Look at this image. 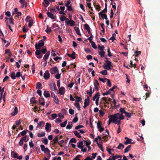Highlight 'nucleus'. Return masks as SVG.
<instances>
[{
	"instance_id": "a19ab883",
	"label": "nucleus",
	"mask_w": 160,
	"mask_h": 160,
	"mask_svg": "<svg viewBox=\"0 0 160 160\" xmlns=\"http://www.w3.org/2000/svg\"><path fill=\"white\" fill-rule=\"evenodd\" d=\"M58 136L55 137L53 139V141L54 142L53 144H55L58 141Z\"/></svg>"
},
{
	"instance_id": "aec40b11",
	"label": "nucleus",
	"mask_w": 160,
	"mask_h": 160,
	"mask_svg": "<svg viewBox=\"0 0 160 160\" xmlns=\"http://www.w3.org/2000/svg\"><path fill=\"white\" fill-rule=\"evenodd\" d=\"M74 29L76 32V33L78 35H80V36L81 35V34L80 32V30H79V28L75 27L74 28Z\"/></svg>"
},
{
	"instance_id": "c756f323",
	"label": "nucleus",
	"mask_w": 160,
	"mask_h": 160,
	"mask_svg": "<svg viewBox=\"0 0 160 160\" xmlns=\"http://www.w3.org/2000/svg\"><path fill=\"white\" fill-rule=\"evenodd\" d=\"M124 147V145L122 143H119L118 147L117 148L118 149H121L122 148H123Z\"/></svg>"
},
{
	"instance_id": "8fccbe9b",
	"label": "nucleus",
	"mask_w": 160,
	"mask_h": 160,
	"mask_svg": "<svg viewBox=\"0 0 160 160\" xmlns=\"http://www.w3.org/2000/svg\"><path fill=\"white\" fill-rule=\"evenodd\" d=\"M125 114L126 116L127 117H128V118H131V115L130 113L126 112Z\"/></svg>"
},
{
	"instance_id": "4468645a",
	"label": "nucleus",
	"mask_w": 160,
	"mask_h": 160,
	"mask_svg": "<svg viewBox=\"0 0 160 160\" xmlns=\"http://www.w3.org/2000/svg\"><path fill=\"white\" fill-rule=\"evenodd\" d=\"M84 142L83 140L82 141H80V142L78 143V144L77 146L78 148H84V146L83 145V142Z\"/></svg>"
},
{
	"instance_id": "b1692460",
	"label": "nucleus",
	"mask_w": 160,
	"mask_h": 160,
	"mask_svg": "<svg viewBox=\"0 0 160 160\" xmlns=\"http://www.w3.org/2000/svg\"><path fill=\"white\" fill-rule=\"evenodd\" d=\"M132 141V140L131 139L129 138L124 142V144L125 145H128V144H130L131 143H132L131 142Z\"/></svg>"
},
{
	"instance_id": "680f3d73",
	"label": "nucleus",
	"mask_w": 160,
	"mask_h": 160,
	"mask_svg": "<svg viewBox=\"0 0 160 160\" xmlns=\"http://www.w3.org/2000/svg\"><path fill=\"white\" fill-rule=\"evenodd\" d=\"M99 114L101 116H103L104 115V114H105V112L104 111H103L102 110H100L99 111Z\"/></svg>"
},
{
	"instance_id": "4c0bfd02",
	"label": "nucleus",
	"mask_w": 160,
	"mask_h": 160,
	"mask_svg": "<svg viewBox=\"0 0 160 160\" xmlns=\"http://www.w3.org/2000/svg\"><path fill=\"white\" fill-rule=\"evenodd\" d=\"M82 156L81 155H78L73 159V160H80L79 158H81Z\"/></svg>"
},
{
	"instance_id": "37998d69",
	"label": "nucleus",
	"mask_w": 160,
	"mask_h": 160,
	"mask_svg": "<svg viewBox=\"0 0 160 160\" xmlns=\"http://www.w3.org/2000/svg\"><path fill=\"white\" fill-rule=\"evenodd\" d=\"M84 27H85V29L86 30H87L89 29H91L89 25L87 23H86L84 24Z\"/></svg>"
},
{
	"instance_id": "9b49d317",
	"label": "nucleus",
	"mask_w": 160,
	"mask_h": 160,
	"mask_svg": "<svg viewBox=\"0 0 160 160\" xmlns=\"http://www.w3.org/2000/svg\"><path fill=\"white\" fill-rule=\"evenodd\" d=\"M50 77L49 72L48 70H47L44 74V78L45 79H48Z\"/></svg>"
},
{
	"instance_id": "e433bc0d",
	"label": "nucleus",
	"mask_w": 160,
	"mask_h": 160,
	"mask_svg": "<svg viewBox=\"0 0 160 160\" xmlns=\"http://www.w3.org/2000/svg\"><path fill=\"white\" fill-rule=\"evenodd\" d=\"M105 53V52L103 51L99 52V54L102 57H103L104 56V54Z\"/></svg>"
},
{
	"instance_id": "473e14b6",
	"label": "nucleus",
	"mask_w": 160,
	"mask_h": 160,
	"mask_svg": "<svg viewBox=\"0 0 160 160\" xmlns=\"http://www.w3.org/2000/svg\"><path fill=\"white\" fill-rule=\"evenodd\" d=\"M67 120H66L63 122L61 123L60 126L62 127H64L66 126V125L67 122Z\"/></svg>"
},
{
	"instance_id": "9d476101",
	"label": "nucleus",
	"mask_w": 160,
	"mask_h": 160,
	"mask_svg": "<svg viewBox=\"0 0 160 160\" xmlns=\"http://www.w3.org/2000/svg\"><path fill=\"white\" fill-rule=\"evenodd\" d=\"M65 22L68 25H70L71 26H74L75 22L73 20H70V21H66Z\"/></svg>"
},
{
	"instance_id": "de8ad7c7",
	"label": "nucleus",
	"mask_w": 160,
	"mask_h": 160,
	"mask_svg": "<svg viewBox=\"0 0 160 160\" xmlns=\"http://www.w3.org/2000/svg\"><path fill=\"white\" fill-rule=\"evenodd\" d=\"M47 27V28L45 30V31L48 33H49L50 32V29L49 28V25H47V23H46Z\"/></svg>"
},
{
	"instance_id": "5701e85b",
	"label": "nucleus",
	"mask_w": 160,
	"mask_h": 160,
	"mask_svg": "<svg viewBox=\"0 0 160 160\" xmlns=\"http://www.w3.org/2000/svg\"><path fill=\"white\" fill-rule=\"evenodd\" d=\"M50 124L49 123H47L45 126V129L46 131L48 132L49 131V129Z\"/></svg>"
},
{
	"instance_id": "a211bd4d",
	"label": "nucleus",
	"mask_w": 160,
	"mask_h": 160,
	"mask_svg": "<svg viewBox=\"0 0 160 160\" xmlns=\"http://www.w3.org/2000/svg\"><path fill=\"white\" fill-rule=\"evenodd\" d=\"M112 115H109L108 116V118H109V121H108V125H109L110 124L111 122H113L114 118H112L113 117H112Z\"/></svg>"
},
{
	"instance_id": "f257e3e1",
	"label": "nucleus",
	"mask_w": 160,
	"mask_h": 160,
	"mask_svg": "<svg viewBox=\"0 0 160 160\" xmlns=\"http://www.w3.org/2000/svg\"><path fill=\"white\" fill-rule=\"evenodd\" d=\"M114 118L113 123L119 125L121 124L120 120L124 119V116L122 114H120L119 113H117L112 116Z\"/></svg>"
},
{
	"instance_id": "dca6fc26",
	"label": "nucleus",
	"mask_w": 160,
	"mask_h": 160,
	"mask_svg": "<svg viewBox=\"0 0 160 160\" xmlns=\"http://www.w3.org/2000/svg\"><path fill=\"white\" fill-rule=\"evenodd\" d=\"M112 159H113L115 160V159L119 158H122V156L121 155H115L114 156V155L113 154L112 157Z\"/></svg>"
},
{
	"instance_id": "c9c22d12",
	"label": "nucleus",
	"mask_w": 160,
	"mask_h": 160,
	"mask_svg": "<svg viewBox=\"0 0 160 160\" xmlns=\"http://www.w3.org/2000/svg\"><path fill=\"white\" fill-rule=\"evenodd\" d=\"M91 43L92 46V47L94 49H97V47L96 46V44L93 41H92L90 42Z\"/></svg>"
},
{
	"instance_id": "69168bd1",
	"label": "nucleus",
	"mask_w": 160,
	"mask_h": 160,
	"mask_svg": "<svg viewBox=\"0 0 160 160\" xmlns=\"http://www.w3.org/2000/svg\"><path fill=\"white\" fill-rule=\"evenodd\" d=\"M86 58L88 60H91L92 59V56L90 55H87Z\"/></svg>"
},
{
	"instance_id": "6e6d98bb",
	"label": "nucleus",
	"mask_w": 160,
	"mask_h": 160,
	"mask_svg": "<svg viewBox=\"0 0 160 160\" xmlns=\"http://www.w3.org/2000/svg\"><path fill=\"white\" fill-rule=\"evenodd\" d=\"M69 113L72 115H73L74 114V111L72 108L69 109Z\"/></svg>"
},
{
	"instance_id": "20e7f679",
	"label": "nucleus",
	"mask_w": 160,
	"mask_h": 160,
	"mask_svg": "<svg viewBox=\"0 0 160 160\" xmlns=\"http://www.w3.org/2000/svg\"><path fill=\"white\" fill-rule=\"evenodd\" d=\"M59 72V70L57 67L51 68V72L52 74H56Z\"/></svg>"
},
{
	"instance_id": "c03bdc74",
	"label": "nucleus",
	"mask_w": 160,
	"mask_h": 160,
	"mask_svg": "<svg viewBox=\"0 0 160 160\" xmlns=\"http://www.w3.org/2000/svg\"><path fill=\"white\" fill-rule=\"evenodd\" d=\"M75 98L77 99V100H76L75 102H80L82 99V98H81L80 97L78 96H76L75 97Z\"/></svg>"
},
{
	"instance_id": "09e8293b",
	"label": "nucleus",
	"mask_w": 160,
	"mask_h": 160,
	"mask_svg": "<svg viewBox=\"0 0 160 160\" xmlns=\"http://www.w3.org/2000/svg\"><path fill=\"white\" fill-rule=\"evenodd\" d=\"M84 142L86 144V145L87 147L88 146L91 144V142L90 141L89 142H88L86 140H83Z\"/></svg>"
},
{
	"instance_id": "cd10ccee",
	"label": "nucleus",
	"mask_w": 160,
	"mask_h": 160,
	"mask_svg": "<svg viewBox=\"0 0 160 160\" xmlns=\"http://www.w3.org/2000/svg\"><path fill=\"white\" fill-rule=\"evenodd\" d=\"M10 77L12 79H16V75L14 72H12L10 75Z\"/></svg>"
},
{
	"instance_id": "39448f33",
	"label": "nucleus",
	"mask_w": 160,
	"mask_h": 160,
	"mask_svg": "<svg viewBox=\"0 0 160 160\" xmlns=\"http://www.w3.org/2000/svg\"><path fill=\"white\" fill-rule=\"evenodd\" d=\"M49 1H50V0H44V2L42 4L43 6L45 7V9L46 11H48V10H49V8L47 9V7L49 5Z\"/></svg>"
},
{
	"instance_id": "ea45409f",
	"label": "nucleus",
	"mask_w": 160,
	"mask_h": 160,
	"mask_svg": "<svg viewBox=\"0 0 160 160\" xmlns=\"http://www.w3.org/2000/svg\"><path fill=\"white\" fill-rule=\"evenodd\" d=\"M98 48L100 50L102 51H103L105 48L104 46L103 45L101 46L99 45H98Z\"/></svg>"
},
{
	"instance_id": "e2e57ef3",
	"label": "nucleus",
	"mask_w": 160,
	"mask_h": 160,
	"mask_svg": "<svg viewBox=\"0 0 160 160\" xmlns=\"http://www.w3.org/2000/svg\"><path fill=\"white\" fill-rule=\"evenodd\" d=\"M62 122V121L59 118H57L55 120V122L57 123H58L59 122Z\"/></svg>"
},
{
	"instance_id": "f3484780",
	"label": "nucleus",
	"mask_w": 160,
	"mask_h": 160,
	"mask_svg": "<svg viewBox=\"0 0 160 160\" xmlns=\"http://www.w3.org/2000/svg\"><path fill=\"white\" fill-rule=\"evenodd\" d=\"M20 2L22 4V7H26L27 6V4L26 2H25V0H20Z\"/></svg>"
},
{
	"instance_id": "774afa93",
	"label": "nucleus",
	"mask_w": 160,
	"mask_h": 160,
	"mask_svg": "<svg viewBox=\"0 0 160 160\" xmlns=\"http://www.w3.org/2000/svg\"><path fill=\"white\" fill-rule=\"evenodd\" d=\"M42 142L45 144L46 145L48 143V140L47 138L44 139L42 141Z\"/></svg>"
},
{
	"instance_id": "13d9d810",
	"label": "nucleus",
	"mask_w": 160,
	"mask_h": 160,
	"mask_svg": "<svg viewBox=\"0 0 160 160\" xmlns=\"http://www.w3.org/2000/svg\"><path fill=\"white\" fill-rule=\"evenodd\" d=\"M98 79L100 81H102L103 82H105V81L106 80V79H108L106 78H104L103 79L100 77H99Z\"/></svg>"
},
{
	"instance_id": "7c9ffc66",
	"label": "nucleus",
	"mask_w": 160,
	"mask_h": 160,
	"mask_svg": "<svg viewBox=\"0 0 160 160\" xmlns=\"http://www.w3.org/2000/svg\"><path fill=\"white\" fill-rule=\"evenodd\" d=\"M100 73L103 75H107L108 74V72L106 70H104L101 71Z\"/></svg>"
},
{
	"instance_id": "412c9836",
	"label": "nucleus",
	"mask_w": 160,
	"mask_h": 160,
	"mask_svg": "<svg viewBox=\"0 0 160 160\" xmlns=\"http://www.w3.org/2000/svg\"><path fill=\"white\" fill-rule=\"evenodd\" d=\"M100 96V94L99 92H98L97 93L95 96L93 97V100L94 101L95 99L96 100L98 98V99H99V96Z\"/></svg>"
},
{
	"instance_id": "338daca9",
	"label": "nucleus",
	"mask_w": 160,
	"mask_h": 160,
	"mask_svg": "<svg viewBox=\"0 0 160 160\" xmlns=\"http://www.w3.org/2000/svg\"><path fill=\"white\" fill-rule=\"evenodd\" d=\"M35 54L37 56L41 54V52L39 50H37L35 52Z\"/></svg>"
},
{
	"instance_id": "bf43d9fd",
	"label": "nucleus",
	"mask_w": 160,
	"mask_h": 160,
	"mask_svg": "<svg viewBox=\"0 0 160 160\" xmlns=\"http://www.w3.org/2000/svg\"><path fill=\"white\" fill-rule=\"evenodd\" d=\"M84 50L85 52L87 53H89L91 52V50L89 48H85Z\"/></svg>"
},
{
	"instance_id": "864d4df0",
	"label": "nucleus",
	"mask_w": 160,
	"mask_h": 160,
	"mask_svg": "<svg viewBox=\"0 0 160 160\" xmlns=\"http://www.w3.org/2000/svg\"><path fill=\"white\" fill-rule=\"evenodd\" d=\"M55 76V77L57 79H59L60 78L61 75L58 72Z\"/></svg>"
},
{
	"instance_id": "1a4fd4ad",
	"label": "nucleus",
	"mask_w": 160,
	"mask_h": 160,
	"mask_svg": "<svg viewBox=\"0 0 160 160\" xmlns=\"http://www.w3.org/2000/svg\"><path fill=\"white\" fill-rule=\"evenodd\" d=\"M89 98L88 97L87 99H86L84 100V105L83 108H85L87 106H88L89 103Z\"/></svg>"
},
{
	"instance_id": "393cba45",
	"label": "nucleus",
	"mask_w": 160,
	"mask_h": 160,
	"mask_svg": "<svg viewBox=\"0 0 160 160\" xmlns=\"http://www.w3.org/2000/svg\"><path fill=\"white\" fill-rule=\"evenodd\" d=\"M131 145H129L124 150V152L125 153H127L130 150V148L131 147Z\"/></svg>"
},
{
	"instance_id": "f03ea898",
	"label": "nucleus",
	"mask_w": 160,
	"mask_h": 160,
	"mask_svg": "<svg viewBox=\"0 0 160 160\" xmlns=\"http://www.w3.org/2000/svg\"><path fill=\"white\" fill-rule=\"evenodd\" d=\"M105 62L106 64L103 66V68L108 70H110L109 67L111 62L107 60L105 61Z\"/></svg>"
},
{
	"instance_id": "5fc2aeb1",
	"label": "nucleus",
	"mask_w": 160,
	"mask_h": 160,
	"mask_svg": "<svg viewBox=\"0 0 160 160\" xmlns=\"http://www.w3.org/2000/svg\"><path fill=\"white\" fill-rule=\"evenodd\" d=\"M107 52L108 56L110 57H111L112 56V55L110 52V49L109 48L107 49Z\"/></svg>"
},
{
	"instance_id": "ddd939ff",
	"label": "nucleus",
	"mask_w": 160,
	"mask_h": 160,
	"mask_svg": "<svg viewBox=\"0 0 160 160\" xmlns=\"http://www.w3.org/2000/svg\"><path fill=\"white\" fill-rule=\"evenodd\" d=\"M67 55H68L69 57L72 58L73 59H74L76 58L75 56V52L74 51L72 52V54H70L68 53H67Z\"/></svg>"
},
{
	"instance_id": "423d86ee",
	"label": "nucleus",
	"mask_w": 160,
	"mask_h": 160,
	"mask_svg": "<svg viewBox=\"0 0 160 160\" xmlns=\"http://www.w3.org/2000/svg\"><path fill=\"white\" fill-rule=\"evenodd\" d=\"M102 123L100 121H98L97 123V127L99 129V131L100 132H102L104 130V128L101 127Z\"/></svg>"
},
{
	"instance_id": "49530a36",
	"label": "nucleus",
	"mask_w": 160,
	"mask_h": 160,
	"mask_svg": "<svg viewBox=\"0 0 160 160\" xmlns=\"http://www.w3.org/2000/svg\"><path fill=\"white\" fill-rule=\"evenodd\" d=\"M116 36V34L115 33H113L112 34V37H111L109 39L110 40H112V41H113L114 40H116L115 37Z\"/></svg>"
},
{
	"instance_id": "c85d7f7f",
	"label": "nucleus",
	"mask_w": 160,
	"mask_h": 160,
	"mask_svg": "<svg viewBox=\"0 0 160 160\" xmlns=\"http://www.w3.org/2000/svg\"><path fill=\"white\" fill-rule=\"evenodd\" d=\"M49 55V53L48 52L46 53V54L44 55L43 59L45 60V61L48 59V57Z\"/></svg>"
},
{
	"instance_id": "7ed1b4c3",
	"label": "nucleus",
	"mask_w": 160,
	"mask_h": 160,
	"mask_svg": "<svg viewBox=\"0 0 160 160\" xmlns=\"http://www.w3.org/2000/svg\"><path fill=\"white\" fill-rule=\"evenodd\" d=\"M44 42L42 41H39L38 44H35V48L37 50L40 49L44 45Z\"/></svg>"
},
{
	"instance_id": "0e129e2a",
	"label": "nucleus",
	"mask_w": 160,
	"mask_h": 160,
	"mask_svg": "<svg viewBox=\"0 0 160 160\" xmlns=\"http://www.w3.org/2000/svg\"><path fill=\"white\" fill-rule=\"evenodd\" d=\"M30 102L33 103H35L36 102L35 98L33 97L30 100Z\"/></svg>"
},
{
	"instance_id": "a878e982",
	"label": "nucleus",
	"mask_w": 160,
	"mask_h": 160,
	"mask_svg": "<svg viewBox=\"0 0 160 160\" xmlns=\"http://www.w3.org/2000/svg\"><path fill=\"white\" fill-rule=\"evenodd\" d=\"M53 100L57 104H59V100L58 99L57 96H54L53 97Z\"/></svg>"
},
{
	"instance_id": "052dcab7",
	"label": "nucleus",
	"mask_w": 160,
	"mask_h": 160,
	"mask_svg": "<svg viewBox=\"0 0 160 160\" xmlns=\"http://www.w3.org/2000/svg\"><path fill=\"white\" fill-rule=\"evenodd\" d=\"M106 80L107 81H108L107 84H108V86L109 87H111L112 84H111V82L110 80L109 79H106Z\"/></svg>"
},
{
	"instance_id": "4be33fe9",
	"label": "nucleus",
	"mask_w": 160,
	"mask_h": 160,
	"mask_svg": "<svg viewBox=\"0 0 160 160\" xmlns=\"http://www.w3.org/2000/svg\"><path fill=\"white\" fill-rule=\"evenodd\" d=\"M44 96L46 98H48L50 97V94L49 92L48 91H44L43 93Z\"/></svg>"
},
{
	"instance_id": "2f4dec72",
	"label": "nucleus",
	"mask_w": 160,
	"mask_h": 160,
	"mask_svg": "<svg viewBox=\"0 0 160 160\" xmlns=\"http://www.w3.org/2000/svg\"><path fill=\"white\" fill-rule=\"evenodd\" d=\"M107 8H105L103 10H102V11H101L100 12H99L98 13L99 16L100 17V15L103 14V12H107Z\"/></svg>"
},
{
	"instance_id": "f8f14e48",
	"label": "nucleus",
	"mask_w": 160,
	"mask_h": 160,
	"mask_svg": "<svg viewBox=\"0 0 160 160\" xmlns=\"http://www.w3.org/2000/svg\"><path fill=\"white\" fill-rule=\"evenodd\" d=\"M65 89L63 87H61L59 89V93L61 95H63L64 93Z\"/></svg>"
},
{
	"instance_id": "58836bf2",
	"label": "nucleus",
	"mask_w": 160,
	"mask_h": 160,
	"mask_svg": "<svg viewBox=\"0 0 160 160\" xmlns=\"http://www.w3.org/2000/svg\"><path fill=\"white\" fill-rule=\"evenodd\" d=\"M45 135V133L44 132L41 133H38V136L39 137H42L44 136Z\"/></svg>"
},
{
	"instance_id": "4d7b16f0",
	"label": "nucleus",
	"mask_w": 160,
	"mask_h": 160,
	"mask_svg": "<svg viewBox=\"0 0 160 160\" xmlns=\"http://www.w3.org/2000/svg\"><path fill=\"white\" fill-rule=\"evenodd\" d=\"M134 53L136 54L135 55L136 57H138L139 55L141 54V51H135Z\"/></svg>"
},
{
	"instance_id": "6e6552de",
	"label": "nucleus",
	"mask_w": 160,
	"mask_h": 160,
	"mask_svg": "<svg viewBox=\"0 0 160 160\" xmlns=\"http://www.w3.org/2000/svg\"><path fill=\"white\" fill-rule=\"evenodd\" d=\"M40 147L42 151L44 152L45 153H48L49 152V150L48 148H46L45 146L43 145H41Z\"/></svg>"
},
{
	"instance_id": "2eb2a0df",
	"label": "nucleus",
	"mask_w": 160,
	"mask_h": 160,
	"mask_svg": "<svg viewBox=\"0 0 160 160\" xmlns=\"http://www.w3.org/2000/svg\"><path fill=\"white\" fill-rule=\"evenodd\" d=\"M18 112V108L15 107L14 108V111L12 113V115L13 116L16 115Z\"/></svg>"
},
{
	"instance_id": "bb28decb",
	"label": "nucleus",
	"mask_w": 160,
	"mask_h": 160,
	"mask_svg": "<svg viewBox=\"0 0 160 160\" xmlns=\"http://www.w3.org/2000/svg\"><path fill=\"white\" fill-rule=\"evenodd\" d=\"M64 142L65 141L63 140H61L58 142V144L60 145L61 147H63V145L62 144H63Z\"/></svg>"
},
{
	"instance_id": "72a5a7b5",
	"label": "nucleus",
	"mask_w": 160,
	"mask_h": 160,
	"mask_svg": "<svg viewBox=\"0 0 160 160\" xmlns=\"http://www.w3.org/2000/svg\"><path fill=\"white\" fill-rule=\"evenodd\" d=\"M45 124L44 122L42 121H41L38 123V127H41V126H43Z\"/></svg>"
},
{
	"instance_id": "603ef678",
	"label": "nucleus",
	"mask_w": 160,
	"mask_h": 160,
	"mask_svg": "<svg viewBox=\"0 0 160 160\" xmlns=\"http://www.w3.org/2000/svg\"><path fill=\"white\" fill-rule=\"evenodd\" d=\"M94 92V90H93V92H89L88 91H87L86 92H87V93L88 94L89 97H91L92 96V94Z\"/></svg>"
},
{
	"instance_id": "0eeeda50",
	"label": "nucleus",
	"mask_w": 160,
	"mask_h": 160,
	"mask_svg": "<svg viewBox=\"0 0 160 160\" xmlns=\"http://www.w3.org/2000/svg\"><path fill=\"white\" fill-rule=\"evenodd\" d=\"M116 87V86H113L109 90L107 91L106 92L102 93L103 96H105L106 95L110 94L111 93V91H113L114 89Z\"/></svg>"
},
{
	"instance_id": "f704fd0d",
	"label": "nucleus",
	"mask_w": 160,
	"mask_h": 160,
	"mask_svg": "<svg viewBox=\"0 0 160 160\" xmlns=\"http://www.w3.org/2000/svg\"><path fill=\"white\" fill-rule=\"evenodd\" d=\"M76 142H77L76 139L74 138H72L70 140L69 142V144H70V142H73L74 143H76Z\"/></svg>"
},
{
	"instance_id": "79ce46f5",
	"label": "nucleus",
	"mask_w": 160,
	"mask_h": 160,
	"mask_svg": "<svg viewBox=\"0 0 160 160\" xmlns=\"http://www.w3.org/2000/svg\"><path fill=\"white\" fill-rule=\"evenodd\" d=\"M120 112H121V114H122V113H125L126 112L125 110V108H120Z\"/></svg>"
},
{
	"instance_id": "3c124183",
	"label": "nucleus",
	"mask_w": 160,
	"mask_h": 160,
	"mask_svg": "<svg viewBox=\"0 0 160 160\" xmlns=\"http://www.w3.org/2000/svg\"><path fill=\"white\" fill-rule=\"evenodd\" d=\"M33 24V22L32 20H30L28 21V27H31Z\"/></svg>"
},
{
	"instance_id": "6ab92c4d",
	"label": "nucleus",
	"mask_w": 160,
	"mask_h": 160,
	"mask_svg": "<svg viewBox=\"0 0 160 160\" xmlns=\"http://www.w3.org/2000/svg\"><path fill=\"white\" fill-rule=\"evenodd\" d=\"M73 133L78 138H82V137L80 135V133L77 131H74Z\"/></svg>"
},
{
	"instance_id": "a18cd8bd",
	"label": "nucleus",
	"mask_w": 160,
	"mask_h": 160,
	"mask_svg": "<svg viewBox=\"0 0 160 160\" xmlns=\"http://www.w3.org/2000/svg\"><path fill=\"white\" fill-rule=\"evenodd\" d=\"M100 16H101L102 18L103 19L104 18L106 20H107L108 19V18L107 17V15L105 14H102L100 15Z\"/></svg>"
}]
</instances>
